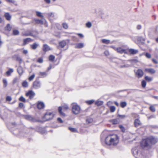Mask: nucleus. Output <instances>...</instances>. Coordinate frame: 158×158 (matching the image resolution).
Listing matches in <instances>:
<instances>
[{
    "label": "nucleus",
    "instance_id": "1",
    "mask_svg": "<svg viewBox=\"0 0 158 158\" xmlns=\"http://www.w3.org/2000/svg\"><path fill=\"white\" fill-rule=\"evenodd\" d=\"M119 141V137L116 134L110 135L106 137L105 142L108 145L116 146Z\"/></svg>",
    "mask_w": 158,
    "mask_h": 158
},
{
    "label": "nucleus",
    "instance_id": "2",
    "mask_svg": "<svg viewBox=\"0 0 158 158\" xmlns=\"http://www.w3.org/2000/svg\"><path fill=\"white\" fill-rule=\"evenodd\" d=\"M69 109L68 106L65 103H62L60 106V116L63 117L66 116L65 113Z\"/></svg>",
    "mask_w": 158,
    "mask_h": 158
},
{
    "label": "nucleus",
    "instance_id": "3",
    "mask_svg": "<svg viewBox=\"0 0 158 158\" xmlns=\"http://www.w3.org/2000/svg\"><path fill=\"white\" fill-rule=\"evenodd\" d=\"M132 152L135 158H143V156L141 151L139 150L138 148H133Z\"/></svg>",
    "mask_w": 158,
    "mask_h": 158
},
{
    "label": "nucleus",
    "instance_id": "4",
    "mask_svg": "<svg viewBox=\"0 0 158 158\" xmlns=\"http://www.w3.org/2000/svg\"><path fill=\"white\" fill-rule=\"evenodd\" d=\"M72 105V109L73 113L75 114L79 113L81 110L80 107L76 103H73Z\"/></svg>",
    "mask_w": 158,
    "mask_h": 158
},
{
    "label": "nucleus",
    "instance_id": "5",
    "mask_svg": "<svg viewBox=\"0 0 158 158\" xmlns=\"http://www.w3.org/2000/svg\"><path fill=\"white\" fill-rule=\"evenodd\" d=\"M150 140L148 138L143 139L141 142V145L143 148H149L151 147Z\"/></svg>",
    "mask_w": 158,
    "mask_h": 158
},
{
    "label": "nucleus",
    "instance_id": "6",
    "mask_svg": "<svg viewBox=\"0 0 158 158\" xmlns=\"http://www.w3.org/2000/svg\"><path fill=\"white\" fill-rule=\"evenodd\" d=\"M53 114L51 112H47L46 113L44 117V119L45 121H47L52 118Z\"/></svg>",
    "mask_w": 158,
    "mask_h": 158
},
{
    "label": "nucleus",
    "instance_id": "7",
    "mask_svg": "<svg viewBox=\"0 0 158 158\" xmlns=\"http://www.w3.org/2000/svg\"><path fill=\"white\" fill-rule=\"evenodd\" d=\"M150 140V145L151 144H155L158 141V139L156 137H150L148 138Z\"/></svg>",
    "mask_w": 158,
    "mask_h": 158
},
{
    "label": "nucleus",
    "instance_id": "8",
    "mask_svg": "<svg viewBox=\"0 0 158 158\" xmlns=\"http://www.w3.org/2000/svg\"><path fill=\"white\" fill-rule=\"evenodd\" d=\"M41 86L40 82L38 81H35L34 82L33 84V87L34 89H36L40 88Z\"/></svg>",
    "mask_w": 158,
    "mask_h": 158
},
{
    "label": "nucleus",
    "instance_id": "9",
    "mask_svg": "<svg viewBox=\"0 0 158 158\" xmlns=\"http://www.w3.org/2000/svg\"><path fill=\"white\" fill-rule=\"evenodd\" d=\"M135 73L136 76L138 78H140L143 76V72L142 70L139 69L135 72Z\"/></svg>",
    "mask_w": 158,
    "mask_h": 158
},
{
    "label": "nucleus",
    "instance_id": "10",
    "mask_svg": "<svg viewBox=\"0 0 158 158\" xmlns=\"http://www.w3.org/2000/svg\"><path fill=\"white\" fill-rule=\"evenodd\" d=\"M116 51L118 52L120 54L123 53L125 54H128V52L126 49H123L121 47L117 48L116 49Z\"/></svg>",
    "mask_w": 158,
    "mask_h": 158
},
{
    "label": "nucleus",
    "instance_id": "11",
    "mask_svg": "<svg viewBox=\"0 0 158 158\" xmlns=\"http://www.w3.org/2000/svg\"><path fill=\"white\" fill-rule=\"evenodd\" d=\"M27 96L29 97L30 99L33 98L35 95V94L34 92L32 90L29 91L26 94Z\"/></svg>",
    "mask_w": 158,
    "mask_h": 158
},
{
    "label": "nucleus",
    "instance_id": "12",
    "mask_svg": "<svg viewBox=\"0 0 158 158\" xmlns=\"http://www.w3.org/2000/svg\"><path fill=\"white\" fill-rule=\"evenodd\" d=\"M34 20L36 23L41 24H43L46 22V20L44 18H43L41 20L38 19H35Z\"/></svg>",
    "mask_w": 158,
    "mask_h": 158
},
{
    "label": "nucleus",
    "instance_id": "13",
    "mask_svg": "<svg viewBox=\"0 0 158 158\" xmlns=\"http://www.w3.org/2000/svg\"><path fill=\"white\" fill-rule=\"evenodd\" d=\"M52 48L47 44H44L43 46V50L44 52L51 50Z\"/></svg>",
    "mask_w": 158,
    "mask_h": 158
},
{
    "label": "nucleus",
    "instance_id": "14",
    "mask_svg": "<svg viewBox=\"0 0 158 158\" xmlns=\"http://www.w3.org/2000/svg\"><path fill=\"white\" fill-rule=\"evenodd\" d=\"M128 50L130 54L131 55H135L138 52V50L133 48L129 49H128Z\"/></svg>",
    "mask_w": 158,
    "mask_h": 158
},
{
    "label": "nucleus",
    "instance_id": "15",
    "mask_svg": "<svg viewBox=\"0 0 158 158\" xmlns=\"http://www.w3.org/2000/svg\"><path fill=\"white\" fill-rule=\"evenodd\" d=\"M13 57L16 60L19 61L20 64L23 62V60L18 55H15L13 56Z\"/></svg>",
    "mask_w": 158,
    "mask_h": 158
},
{
    "label": "nucleus",
    "instance_id": "16",
    "mask_svg": "<svg viewBox=\"0 0 158 158\" xmlns=\"http://www.w3.org/2000/svg\"><path fill=\"white\" fill-rule=\"evenodd\" d=\"M142 123L140 120L138 119H136L134 121V124L135 127H137L141 125Z\"/></svg>",
    "mask_w": 158,
    "mask_h": 158
},
{
    "label": "nucleus",
    "instance_id": "17",
    "mask_svg": "<svg viewBox=\"0 0 158 158\" xmlns=\"http://www.w3.org/2000/svg\"><path fill=\"white\" fill-rule=\"evenodd\" d=\"M25 117L26 119L32 122H35L36 121V120L34 119V118L31 115H27L25 116Z\"/></svg>",
    "mask_w": 158,
    "mask_h": 158
},
{
    "label": "nucleus",
    "instance_id": "18",
    "mask_svg": "<svg viewBox=\"0 0 158 158\" xmlns=\"http://www.w3.org/2000/svg\"><path fill=\"white\" fill-rule=\"evenodd\" d=\"M39 46V44L36 43H34L30 45L31 49L34 50L36 49Z\"/></svg>",
    "mask_w": 158,
    "mask_h": 158
},
{
    "label": "nucleus",
    "instance_id": "19",
    "mask_svg": "<svg viewBox=\"0 0 158 158\" xmlns=\"http://www.w3.org/2000/svg\"><path fill=\"white\" fill-rule=\"evenodd\" d=\"M45 106L43 102H39L37 104V107L40 109L43 108Z\"/></svg>",
    "mask_w": 158,
    "mask_h": 158
},
{
    "label": "nucleus",
    "instance_id": "20",
    "mask_svg": "<svg viewBox=\"0 0 158 158\" xmlns=\"http://www.w3.org/2000/svg\"><path fill=\"white\" fill-rule=\"evenodd\" d=\"M17 71L19 76H21L22 75L23 70V68L21 66H19L17 69Z\"/></svg>",
    "mask_w": 158,
    "mask_h": 158
},
{
    "label": "nucleus",
    "instance_id": "21",
    "mask_svg": "<svg viewBox=\"0 0 158 158\" xmlns=\"http://www.w3.org/2000/svg\"><path fill=\"white\" fill-rule=\"evenodd\" d=\"M84 47V44L83 43H79L75 44V48H81Z\"/></svg>",
    "mask_w": 158,
    "mask_h": 158
},
{
    "label": "nucleus",
    "instance_id": "22",
    "mask_svg": "<svg viewBox=\"0 0 158 158\" xmlns=\"http://www.w3.org/2000/svg\"><path fill=\"white\" fill-rule=\"evenodd\" d=\"M145 71L148 72V73H151L153 74L156 72V71L153 69H145Z\"/></svg>",
    "mask_w": 158,
    "mask_h": 158
},
{
    "label": "nucleus",
    "instance_id": "23",
    "mask_svg": "<svg viewBox=\"0 0 158 158\" xmlns=\"http://www.w3.org/2000/svg\"><path fill=\"white\" fill-rule=\"evenodd\" d=\"M31 41V39L30 38H27L25 39H24L23 40V45H25L27 44L29 42H30Z\"/></svg>",
    "mask_w": 158,
    "mask_h": 158
},
{
    "label": "nucleus",
    "instance_id": "24",
    "mask_svg": "<svg viewBox=\"0 0 158 158\" xmlns=\"http://www.w3.org/2000/svg\"><path fill=\"white\" fill-rule=\"evenodd\" d=\"M5 16L6 19L8 20H10L11 19V16L9 13H6L5 14Z\"/></svg>",
    "mask_w": 158,
    "mask_h": 158
},
{
    "label": "nucleus",
    "instance_id": "25",
    "mask_svg": "<svg viewBox=\"0 0 158 158\" xmlns=\"http://www.w3.org/2000/svg\"><path fill=\"white\" fill-rule=\"evenodd\" d=\"M14 72V70L13 69H10L9 70L7 71L6 73L7 75L10 76L11 74Z\"/></svg>",
    "mask_w": 158,
    "mask_h": 158
},
{
    "label": "nucleus",
    "instance_id": "26",
    "mask_svg": "<svg viewBox=\"0 0 158 158\" xmlns=\"http://www.w3.org/2000/svg\"><path fill=\"white\" fill-rule=\"evenodd\" d=\"M66 42L65 41H63L61 42H60V47L63 48L66 45Z\"/></svg>",
    "mask_w": 158,
    "mask_h": 158
},
{
    "label": "nucleus",
    "instance_id": "27",
    "mask_svg": "<svg viewBox=\"0 0 158 158\" xmlns=\"http://www.w3.org/2000/svg\"><path fill=\"white\" fill-rule=\"evenodd\" d=\"M11 27L10 25V24H8L6 27H5V30L9 31H11Z\"/></svg>",
    "mask_w": 158,
    "mask_h": 158
},
{
    "label": "nucleus",
    "instance_id": "28",
    "mask_svg": "<svg viewBox=\"0 0 158 158\" xmlns=\"http://www.w3.org/2000/svg\"><path fill=\"white\" fill-rule=\"evenodd\" d=\"M145 79L146 81L148 82L151 81L153 80L152 77H150L148 76H146L145 77Z\"/></svg>",
    "mask_w": 158,
    "mask_h": 158
},
{
    "label": "nucleus",
    "instance_id": "29",
    "mask_svg": "<svg viewBox=\"0 0 158 158\" xmlns=\"http://www.w3.org/2000/svg\"><path fill=\"white\" fill-rule=\"evenodd\" d=\"M55 59V56L52 55H50L49 57V60L51 61H53Z\"/></svg>",
    "mask_w": 158,
    "mask_h": 158
},
{
    "label": "nucleus",
    "instance_id": "30",
    "mask_svg": "<svg viewBox=\"0 0 158 158\" xmlns=\"http://www.w3.org/2000/svg\"><path fill=\"white\" fill-rule=\"evenodd\" d=\"M62 26L63 28L67 29L68 27V24L66 23H62Z\"/></svg>",
    "mask_w": 158,
    "mask_h": 158
},
{
    "label": "nucleus",
    "instance_id": "31",
    "mask_svg": "<svg viewBox=\"0 0 158 158\" xmlns=\"http://www.w3.org/2000/svg\"><path fill=\"white\" fill-rule=\"evenodd\" d=\"M127 103L125 102H121L120 106L122 108H124L126 106Z\"/></svg>",
    "mask_w": 158,
    "mask_h": 158
},
{
    "label": "nucleus",
    "instance_id": "32",
    "mask_svg": "<svg viewBox=\"0 0 158 158\" xmlns=\"http://www.w3.org/2000/svg\"><path fill=\"white\" fill-rule=\"evenodd\" d=\"M102 42L105 44H108L110 42V40H107L105 39H103L102 40Z\"/></svg>",
    "mask_w": 158,
    "mask_h": 158
},
{
    "label": "nucleus",
    "instance_id": "33",
    "mask_svg": "<svg viewBox=\"0 0 158 158\" xmlns=\"http://www.w3.org/2000/svg\"><path fill=\"white\" fill-rule=\"evenodd\" d=\"M22 85L24 87H27L28 86V83L26 81H25L23 82Z\"/></svg>",
    "mask_w": 158,
    "mask_h": 158
},
{
    "label": "nucleus",
    "instance_id": "34",
    "mask_svg": "<svg viewBox=\"0 0 158 158\" xmlns=\"http://www.w3.org/2000/svg\"><path fill=\"white\" fill-rule=\"evenodd\" d=\"M40 75L44 77L47 75V72H40Z\"/></svg>",
    "mask_w": 158,
    "mask_h": 158
},
{
    "label": "nucleus",
    "instance_id": "35",
    "mask_svg": "<svg viewBox=\"0 0 158 158\" xmlns=\"http://www.w3.org/2000/svg\"><path fill=\"white\" fill-rule=\"evenodd\" d=\"M39 130V131L42 134L45 133V131L44 128L42 127H38Z\"/></svg>",
    "mask_w": 158,
    "mask_h": 158
},
{
    "label": "nucleus",
    "instance_id": "36",
    "mask_svg": "<svg viewBox=\"0 0 158 158\" xmlns=\"http://www.w3.org/2000/svg\"><path fill=\"white\" fill-rule=\"evenodd\" d=\"M95 104L96 105L98 106H99L102 104L103 102L102 101H97L95 102Z\"/></svg>",
    "mask_w": 158,
    "mask_h": 158
},
{
    "label": "nucleus",
    "instance_id": "37",
    "mask_svg": "<svg viewBox=\"0 0 158 158\" xmlns=\"http://www.w3.org/2000/svg\"><path fill=\"white\" fill-rule=\"evenodd\" d=\"M19 34V31L17 30L14 29L13 30V34L14 35H17Z\"/></svg>",
    "mask_w": 158,
    "mask_h": 158
},
{
    "label": "nucleus",
    "instance_id": "38",
    "mask_svg": "<svg viewBox=\"0 0 158 158\" xmlns=\"http://www.w3.org/2000/svg\"><path fill=\"white\" fill-rule=\"evenodd\" d=\"M93 121V119L92 118H87L86 120V122L87 123H92Z\"/></svg>",
    "mask_w": 158,
    "mask_h": 158
},
{
    "label": "nucleus",
    "instance_id": "39",
    "mask_svg": "<svg viewBox=\"0 0 158 158\" xmlns=\"http://www.w3.org/2000/svg\"><path fill=\"white\" fill-rule=\"evenodd\" d=\"M115 107L114 106H111L110 107V111L111 112H114L115 110Z\"/></svg>",
    "mask_w": 158,
    "mask_h": 158
},
{
    "label": "nucleus",
    "instance_id": "40",
    "mask_svg": "<svg viewBox=\"0 0 158 158\" xmlns=\"http://www.w3.org/2000/svg\"><path fill=\"white\" fill-rule=\"evenodd\" d=\"M19 100L20 101L23 102H26V99H25L23 96H21L20 97V98L19 99Z\"/></svg>",
    "mask_w": 158,
    "mask_h": 158
},
{
    "label": "nucleus",
    "instance_id": "41",
    "mask_svg": "<svg viewBox=\"0 0 158 158\" xmlns=\"http://www.w3.org/2000/svg\"><path fill=\"white\" fill-rule=\"evenodd\" d=\"M142 86L143 88H145L146 85V82L144 80H143L141 82Z\"/></svg>",
    "mask_w": 158,
    "mask_h": 158
},
{
    "label": "nucleus",
    "instance_id": "42",
    "mask_svg": "<svg viewBox=\"0 0 158 158\" xmlns=\"http://www.w3.org/2000/svg\"><path fill=\"white\" fill-rule=\"evenodd\" d=\"M69 129L72 132H77V130L75 128L69 127Z\"/></svg>",
    "mask_w": 158,
    "mask_h": 158
},
{
    "label": "nucleus",
    "instance_id": "43",
    "mask_svg": "<svg viewBox=\"0 0 158 158\" xmlns=\"http://www.w3.org/2000/svg\"><path fill=\"white\" fill-rule=\"evenodd\" d=\"M36 15L42 18H43L44 16L42 15V13L39 11H37L36 12Z\"/></svg>",
    "mask_w": 158,
    "mask_h": 158
},
{
    "label": "nucleus",
    "instance_id": "44",
    "mask_svg": "<svg viewBox=\"0 0 158 158\" xmlns=\"http://www.w3.org/2000/svg\"><path fill=\"white\" fill-rule=\"evenodd\" d=\"M92 25V23L91 22H89L86 23V26L88 28H90L91 27Z\"/></svg>",
    "mask_w": 158,
    "mask_h": 158
},
{
    "label": "nucleus",
    "instance_id": "45",
    "mask_svg": "<svg viewBox=\"0 0 158 158\" xmlns=\"http://www.w3.org/2000/svg\"><path fill=\"white\" fill-rule=\"evenodd\" d=\"M35 77V74H32L28 78V79L29 80V81H31Z\"/></svg>",
    "mask_w": 158,
    "mask_h": 158
},
{
    "label": "nucleus",
    "instance_id": "46",
    "mask_svg": "<svg viewBox=\"0 0 158 158\" xmlns=\"http://www.w3.org/2000/svg\"><path fill=\"white\" fill-rule=\"evenodd\" d=\"M94 102V101L93 100H90L87 101L86 103L89 105H90L93 103Z\"/></svg>",
    "mask_w": 158,
    "mask_h": 158
},
{
    "label": "nucleus",
    "instance_id": "47",
    "mask_svg": "<svg viewBox=\"0 0 158 158\" xmlns=\"http://www.w3.org/2000/svg\"><path fill=\"white\" fill-rule=\"evenodd\" d=\"M4 83V87H6L7 85V81L6 79H4L3 80Z\"/></svg>",
    "mask_w": 158,
    "mask_h": 158
},
{
    "label": "nucleus",
    "instance_id": "48",
    "mask_svg": "<svg viewBox=\"0 0 158 158\" xmlns=\"http://www.w3.org/2000/svg\"><path fill=\"white\" fill-rule=\"evenodd\" d=\"M37 62L40 63H42L43 62V58H39L37 60Z\"/></svg>",
    "mask_w": 158,
    "mask_h": 158
},
{
    "label": "nucleus",
    "instance_id": "49",
    "mask_svg": "<svg viewBox=\"0 0 158 158\" xmlns=\"http://www.w3.org/2000/svg\"><path fill=\"white\" fill-rule=\"evenodd\" d=\"M150 110L152 112H155L156 111L155 107L152 106H151L150 107Z\"/></svg>",
    "mask_w": 158,
    "mask_h": 158
},
{
    "label": "nucleus",
    "instance_id": "50",
    "mask_svg": "<svg viewBox=\"0 0 158 158\" xmlns=\"http://www.w3.org/2000/svg\"><path fill=\"white\" fill-rule=\"evenodd\" d=\"M48 15L49 17H54L55 16L54 13L52 12L48 13Z\"/></svg>",
    "mask_w": 158,
    "mask_h": 158
},
{
    "label": "nucleus",
    "instance_id": "51",
    "mask_svg": "<svg viewBox=\"0 0 158 158\" xmlns=\"http://www.w3.org/2000/svg\"><path fill=\"white\" fill-rule=\"evenodd\" d=\"M119 127L120 128V129L122 131L124 132L125 131V128L122 125H119Z\"/></svg>",
    "mask_w": 158,
    "mask_h": 158
},
{
    "label": "nucleus",
    "instance_id": "52",
    "mask_svg": "<svg viewBox=\"0 0 158 158\" xmlns=\"http://www.w3.org/2000/svg\"><path fill=\"white\" fill-rule=\"evenodd\" d=\"M18 81V78L17 77H16L13 80V83L15 84L16 83H17Z\"/></svg>",
    "mask_w": 158,
    "mask_h": 158
},
{
    "label": "nucleus",
    "instance_id": "53",
    "mask_svg": "<svg viewBox=\"0 0 158 158\" xmlns=\"http://www.w3.org/2000/svg\"><path fill=\"white\" fill-rule=\"evenodd\" d=\"M118 117L121 118H123L126 117V116L125 115H118Z\"/></svg>",
    "mask_w": 158,
    "mask_h": 158
},
{
    "label": "nucleus",
    "instance_id": "54",
    "mask_svg": "<svg viewBox=\"0 0 158 158\" xmlns=\"http://www.w3.org/2000/svg\"><path fill=\"white\" fill-rule=\"evenodd\" d=\"M112 123L113 124H116L118 123V121L116 119H113L111 121Z\"/></svg>",
    "mask_w": 158,
    "mask_h": 158
},
{
    "label": "nucleus",
    "instance_id": "55",
    "mask_svg": "<svg viewBox=\"0 0 158 158\" xmlns=\"http://www.w3.org/2000/svg\"><path fill=\"white\" fill-rule=\"evenodd\" d=\"M128 61H129L131 63H132L133 62L136 63L138 62L137 60L136 59H133V60H128Z\"/></svg>",
    "mask_w": 158,
    "mask_h": 158
},
{
    "label": "nucleus",
    "instance_id": "56",
    "mask_svg": "<svg viewBox=\"0 0 158 158\" xmlns=\"http://www.w3.org/2000/svg\"><path fill=\"white\" fill-rule=\"evenodd\" d=\"M145 56L147 58H150L151 56V55L150 54L148 53H146Z\"/></svg>",
    "mask_w": 158,
    "mask_h": 158
},
{
    "label": "nucleus",
    "instance_id": "57",
    "mask_svg": "<svg viewBox=\"0 0 158 158\" xmlns=\"http://www.w3.org/2000/svg\"><path fill=\"white\" fill-rule=\"evenodd\" d=\"M12 100L11 97L8 96L6 98V100L8 101H10Z\"/></svg>",
    "mask_w": 158,
    "mask_h": 158
},
{
    "label": "nucleus",
    "instance_id": "58",
    "mask_svg": "<svg viewBox=\"0 0 158 158\" xmlns=\"http://www.w3.org/2000/svg\"><path fill=\"white\" fill-rule=\"evenodd\" d=\"M7 2L12 3H14L15 2V0H5Z\"/></svg>",
    "mask_w": 158,
    "mask_h": 158
},
{
    "label": "nucleus",
    "instance_id": "59",
    "mask_svg": "<svg viewBox=\"0 0 158 158\" xmlns=\"http://www.w3.org/2000/svg\"><path fill=\"white\" fill-rule=\"evenodd\" d=\"M104 54L106 56H108L109 55V52L107 50H106L104 52Z\"/></svg>",
    "mask_w": 158,
    "mask_h": 158
},
{
    "label": "nucleus",
    "instance_id": "60",
    "mask_svg": "<svg viewBox=\"0 0 158 158\" xmlns=\"http://www.w3.org/2000/svg\"><path fill=\"white\" fill-rule=\"evenodd\" d=\"M77 35H78L80 37L83 38L84 37L83 35L81 33H77Z\"/></svg>",
    "mask_w": 158,
    "mask_h": 158
},
{
    "label": "nucleus",
    "instance_id": "61",
    "mask_svg": "<svg viewBox=\"0 0 158 158\" xmlns=\"http://www.w3.org/2000/svg\"><path fill=\"white\" fill-rule=\"evenodd\" d=\"M23 106H24V105H23V103H20L19 104V107L20 108H22V107H23Z\"/></svg>",
    "mask_w": 158,
    "mask_h": 158
},
{
    "label": "nucleus",
    "instance_id": "62",
    "mask_svg": "<svg viewBox=\"0 0 158 158\" xmlns=\"http://www.w3.org/2000/svg\"><path fill=\"white\" fill-rule=\"evenodd\" d=\"M141 26L140 25H138L137 26V29L138 30H139L140 29H141Z\"/></svg>",
    "mask_w": 158,
    "mask_h": 158
},
{
    "label": "nucleus",
    "instance_id": "63",
    "mask_svg": "<svg viewBox=\"0 0 158 158\" xmlns=\"http://www.w3.org/2000/svg\"><path fill=\"white\" fill-rule=\"evenodd\" d=\"M28 53V51L26 50H24L23 52V53L25 54H26Z\"/></svg>",
    "mask_w": 158,
    "mask_h": 158
},
{
    "label": "nucleus",
    "instance_id": "64",
    "mask_svg": "<svg viewBox=\"0 0 158 158\" xmlns=\"http://www.w3.org/2000/svg\"><path fill=\"white\" fill-rule=\"evenodd\" d=\"M52 68V65L51 64L50 65L49 67L47 69V71H49L50 69H51Z\"/></svg>",
    "mask_w": 158,
    "mask_h": 158
}]
</instances>
